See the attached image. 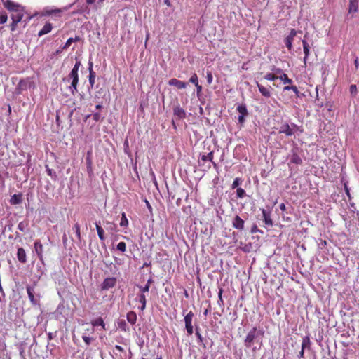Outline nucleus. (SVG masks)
Here are the masks:
<instances>
[{
  "label": "nucleus",
  "instance_id": "nucleus-1",
  "mask_svg": "<svg viewBox=\"0 0 359 359\" xmlns=\"http://www.w3.org/2000/svg\"><path fill=\"white\" fill-rule=\"evenodd\" d=\"M4 6L10 11H13L15 13L11 15L12 21L15 22H19L23 18L22 7L11 0H1Z\"/></svg>",
  "mask_w": 359,
  "mask_h": 359
},
{
  "label": "nucleus",
  "instance_id": "nucleus-2",
  "mask_svg": "<svg viewBox=\"0 0 359 359\" xmlns=\"http://www.w3.org/2000/svg\"><path fill=\"white\" fill-rule=\"evenodd\" d=\"M278 132L280 134H284L286 137H292L296 135H299L303 132V130L294 123L283 122L279 126Z\"/></svg>",
  "mask_w": 359,
  "mask_h": 359
},
{
  "label": "nucleus",
  "instance_id": "nucleus-3",
  "mask_svg": "<svg viewBox=\"0 0 359 359\" xmlns=\"http://www.w3.org/2000/svg\"><path fill=\"white\" fill-rule=\"evenodd\" d=\"M264 334V331L258 330L256 327L251 329L245 337L244 340V346L249 348L255 342L262 339Z\"/></svg>",
  "mask_w": 359,
  "mask_h": 359
},
{
  "label": "nucleus",
  "instance_id": "nucleus-4",
  "mask_svg": "<svg viewBox=\"0 0 359 359\" xmlns=\"http://www.w3.org/2000/svg\"><path fill=\"white\" fill-rule=\"evenodd\" d=\"M264 79L271 81L280 79L283 83L292 82V80L290 79L287 74L276 75L271 73H268L264 76Z\"/></svg>",
  "mask_w": 359,
  "mask_h": 359
},
{
  "label": "nucleus",
  "instance_id": "nucleus-5",
  "mask_svg": "<svg viewBox=\"0 0 359 359\" xmlns=\"http://www.w3.org/2000/svg\"><path fill=\"white\" fill-rule=\"evenodd\" d=\"M193 317H194V313L192 311H189L184 316L185 328H186L187 333L189 335H191L194 332V327L192 326Z\"/></svg>",
  "mask_w": 359,
  "mask_h": 359
},
{
  "label": "nucleus",
  "instance_id": "nucleus-6",
  "mask_svg": "<svg viewBox=\"0 0 359 359\" xmlns=\"http://www.w3.org/2000/svg\"><path fill=\"white\" fill-rule=\"evenodd\" d=\"M116 283V279L115 278H107L104 280L101 285V289L102 290H107L110 288H112L115 286Z\"/></svg>",
  "mask_w": 359,
  "mask_h": 359
},
{
  "label": "nucleus",
  "instance_id": "nucleus-7",
  "mask_svg": "<svg viewBox=\"0 0 359 359\" xmlns=\"http://www.w3.org/2000/svg\"><path fill=\"white\" fill-rule=\"evenodd\" d=\"M168 84L170 86H175L178 89H184L187 86V83L182 81L180 80H178L177 79H171L170 80H169Z\"/></svg>",
  "mask_w": 359,
  "mask_h": 359
},
{
  "label": "nucleus",
  "instance_id": "nucleus-8",
  "mask_svg": "<svg viewBox=\"0 0 359 359\" xmlns=\"http://www.w3.org/2000/svg\"><path fill=\"white\" fill-rule=\"evenodd\" d=\"M27 292L28 294V297L31 303L34 305H36L38 304V301L34 297V287L31 285H27L26 287Z\"/></svg>",
  "mask_w": 359,
  "mask_h": 359
},
{
  "label": "nucleus",
  "instance_id": "nucleus-9",
  "mask_svg": "<svg viewBox=\"0 0 359 359\" xmlns=\"http://www.w3.org/2000/svg\"><path fill=\"white\" fill-rule=\"evenodd\" d=\"M257 86L260 93L264 97L269 98L271 97V90L272 89L271 87H269V88L264 87V86L259 84L258 82H257Z\"/></svg>",
  "mask_w": 359,
  "mask_h": 359
},
{
  "label": "nucleus",
  "instance_id": "nucleus-10",
  "mask_svg": "<svg viewBox=\"0 0 359 359\" xmlns=\"http://www.w3.org/2000/svg\"><path fill=\"white\" fill-rule=\"evenodd\" d=\"M233 226L238 230L244 229V220L242 219L238 215H236L232 222Z\"/></svg>",
  "mask_w": 359,
  "mask_h": 359
},
{
  "label": "nucleus",
  "instance_id": "nucleus-11",
  "mask_svg": "<svg viewBox=\"0 0 359 359\" xmlns=\"http://www.w3.org/2000/svg\"><path fill=\"white\" fill-rule=\"evenodd\" d=\"M359 0H349L348 14L355 13L358 10Z\"/></svg>",
  "mask_w": 359,
  "mask_h": 359
},
{
  "label": "nucleus",
  "instance_id": "nucleus-12",
  "mask_svg": "<svg viewBox=\"0 0 359 359\" xmlns=\"http://www.w3.org/2000/svg\"><path fill=\"white\" fill-rule=\"evenodd\" d=\"M173 114L174 116H177L180 119H182L186 117V111L179 105L174 107Z\"/></svg>",
  "mask_w": 359,
  "mask_h": 359
},
{
  "label": "nucleus",
  "instance_id": "nucleus-13",
  "mask_svg": "<svg viewBox=\"0 0 359 359\" xmlns=\"http://www.w3.org/2000/svg\"><path fill=\"white\" fill-rule=\"evenodd\" d=\"M34 250L38 256V257L42 260L43 259V245L39 241H36L34 242Z\"/></svg>",
  "mask_w": 359,
  "mask_h": 359
},
{
  "label": "nucleus",
  "instance_id": "nucleus-14",
  "mask_svg": "<svg viewBox=\"0 0 359 359\" xmlns=\"http://www.w3.org/2000/svg\"><path fill=\"white\" fill-rule=\"evenodd\" d=\"M17 257L20 262L25 264L27 262V255L25 250L22 248H19L17 252Z\"/></svg>",
  "mask_w": 359,
  "mask_h": 359
},
{
  "label": "nucleus",
  "instance_id": "nucleus-15",
  "mask_svg": "<svg viewBox=\"0 0 359 359\" xmlns=\"http://www.w3.org/2000/svg\"><path fill=\"white\" fill-rule=\"evenodd\" d=\"M262 217H263L264 222L265 224L267 226H272L273 222L271 218L270 212H269L266 210L263 209L262 210Z\"/></svg>",
  "mask_w": 359,
  "mask_h": 359
},
{
  "label": "nucleus",
  "instance_id": "nucleus-16",
  "mask_svg": "<svg viewBox=\"0 0 359 359\" xmlns=\"http://www.w3.org/2000/svg\"><path fill=\"white\" fill-rule=\"evenodd\" d=\"M52 25L50 22H46L43 28L39 32L38 36H41L44 34H48L52 30Z\"/></svg>",
  "mask_w": 359,
  "mask_h": 359
},
{
  "label": "nucleus",
  "instance_id": "nucleus-17",
  "mask_svg": "<svg viewBox=\"0 0 359 359\" xmlns=\"http://www.w3.org/2000/svg\"><path fill=\"white\" fill-rule=\"evenodd\" d=\"M302 45H303V50L304 53V65H306V60L309 55V46L308 43L305 40H302Z\"/></svg>",
  "mask_w": 359,
  "mask_h": 359
},
{
  "label": "nucleus",
  "instance_id": "nucleus-18",
  "mask_svg": "<svg viewBox=\"0 0 359 359\" xmlns=\"http://www.w3.org/2000/svg\"><path fill=\"white\" fill-rule=\"evenodd\" d=\"M22 194H14L11 196L10 199V203L12 205H18L22 203Z\"/></svg>",
  "mask_w": 359,
  "mask_h": 359
},
{
  "label": "nucleus",
  "instance_id": "nucleus-19",
  "mask_svg": "<svg viewBox=\"0 0 359 359\" xmlns=\"http://www.w3.org/2000/svg\"><path fill=\"white\" fill-rule=\"evenodd\" d=\"M127 320L131 325H135L137 320V315L134 311H129L126 315Z\"/></svg>",
  "mask_w": 359,
  "mask_h": 359
},
{
  "label": "nucleus",
  "instance_id": "nucleus-20",
  "mask_svg": "<svg viewBox=\"0 0 359 359\" xmlns=\"http://www.w3.org/2000/svg\"><path fill=\"white\" fill-rule=\"evenodd\" d=\"M95 226H96V230H97V233L99 238L101 241H104L105 236H104V231L103 228L100 226V223H97V222L95 223Z\"/></svg>",
  "mask_w": 359,
  "mask_h": 359
},
{
  "label": "nucleus",
  "instance_id": "nucleus-21",
  "mask_svg": "<svg viewBox=\"0 0 359 359\" xmlns=\"http://www.w3.org/2000/svg\"><path fill=\"white\" fill-rule=\"evenodd\" d=\"M138 301L141 303V306L140 307V309L143 311L146 308V304H147V299L146 296L143 293H140L138 295Z\"/></svg>",
  "mask_w": 359,
  "mask_h": 359
},
{
  "label": "nucleus",
  "instance_id": "nucleus-22",
  "mask_svg": "<svg viewBox=\"0 0 359 359\" xmlns=\"http://www.w3.org/2000/svg\"><path fill=\"white\" fill-rule=\"evenodd\" d=\"M80 39L81 38L79 36H76L74 38H69L65 43V45L62 47V49H67L73 42L79 41Z\"/></svg>",
  "mask_w": 359,
  "mask_h": 359
},
{
  "label": "nucleus",
  "instance_id": "nucleus-23",
  "mask_svg": "<svg viewBox=\"0 0 359 359\" xmlns=\"http://www.w3.org/2000/svg\"><path fill=\"white\" fill-rule=\"evenodd\" d=\"M152 281H153L152 279L149 278L147 280V284L144 286H138L141 293L144 294L145 292H149V287H150V285L152 283Z\"/></svg>",
  "mask_w": 359,
  "mask_h": 359
},
{
  "label": "nucleus",
  "instance_id": "nucleus-24",
  "mask_svg": "<svg viewBox=\"0 0 359 359\" xmlns=\"http://www.w3.org/2000/svg\"><path fill=\"white\" fill-rule=\"evenodd\" d=\"M95 77H96V73L95 72H90V73H89V76H88V80H89L88 89L93 88L94 84H95Z\"/></svg>",
  "mask_w": 359,
  "mask_h": 359
},
{
  "label": "nucleus",
  "instance_id": "nucleus-25",
  "mask_svg": "<svg viewBox=\"0 0 359 359\" xmlns=\"http://www.w3.org/2000/svg\"><path fill=\"white\" fill-rule=\"evenodd\" d=\"M68 80H72V81H79L78 72L71 70L70 73L68 75Z\"/></svg>",
  "mask_w": 359,
  "mask_h": 359
},
{
  "label": "nucleus",
  "instance_id": "nucleus-26",
  "mask_svg": "<svg viewBox=\"0 0 359 359\" xmlns=\"http://www.w3.org/2000/svg\"><path fill=\"white\" fill-rule=\"evenodd\" d=\"M292 90L295 95L299 97V91L296 86H285L283 88V91Z\"/></svg>",
  "mask_w": 359,
  "mask_h": 359
},
{
  "label": "nucleus",
  "instance_id": "nucleus-27",
  "mask_svg": "<svg viewBox=\"0 0 359 359\" xmlns=\"http://www.w3.org/2000/svg\"><path fill=\"white\" fill-rule=\"evenodd\" d=\"M237 111L239 112V115H248V112L247 110V107L245 104H240L236 108Z\"/></svg>",
  "mask_w": 359,
  "mask_h": 359
},
{
  "label": "nucleus",
  "instance_id": "nucleus-28",
  "mask_svg": "<svg viewBox=\"0 0 359 359\" xmlns=\"http://www.w3.org/2000/svg\"><path fill=\"white\" fill-rule=\"evenodd\" d=\"M79 81H72L71 85L69 87V89L71 92V93L74 95L76 93H77V86H78Z\"/></svg>",
  "mask_w": 359,
  "mask_h": 359
},
{
  "label": "nucleus",
  "instance_id": "nucleus-29",
  "mask_svg": "<svg viewBox=\"0 0 359 359\" xmlns=\"http://www.w3.org/2000/svg\"><path fill=\"white\" fill-rule=\"evenodd\" d=\"M311 341L308 336L303 337L302 342V348L305 349L310 346Z\"/></svg>",
  "mask_w": 359,
  "mask_h": 359
},
{
  "label": "nucleus",
  "instance_id": "nucleus-30",
  "mask_svg": "<svg viewBox=\"0 0 359 359\" xmlns=\"http://www.w3.org/2000/svg\"><path fill=\"white\" fill-rule=\"evenodd\" d=\"M128 219L126 217V215L125 214V212H123L121 214V222H120V226H123V227H126L128 226Z\"/></svg>",
  "mask_w": 359,
  "mask_h": 359
},
{
  "label": "nucleus",
  "instance_id": "nucleus-31",
  "mask_svg": "<svg viewBox=\"0 0 359 359\" xmlns=\"http://www.w3.org/2000/svg\"><path fill=\"white\" fill-rule=\"evenodd\" d=\"M27 88V83L23 81H20L17 86V90L18 93H21L22 90H25Z\"/></svg>",
  "mask_w": 359,
  "mask_h": 359
},
{
  "label": "nucleus",
  "instance_id": "nucleus-32",
  "mask_svg": "<svg viewBox=\"0 0 359 359\" xmlns=\"http://www.w3.org/2000/svg\"><path fill=\"white\" fill-rule=\"evenodd\" d=\"M222 292H223V289L222 287H219V292H218V300H217V304L219 306H224V301L222 299Z\"/></svg>",
  "mask_w": 359,
  "mask_h": 359
},
{
  "label": "nucleus",
  "instance_id": "nucleus-33",
  "mask_svg": "<svg viewBox=\"0 0 359 359\" xmlns=\"http://www.w3.org/2000/svg\"><path fill=\"white\" fill-rule=\"evenodd\" d=\"M92 325L93 326H100V325L104 329V326H105L104 323L102 318H99L96 319L95 320H94L93 322H92Z\"/></svg>",
  "mask_w": 359,
  "mask_h": 359
},
{
  "label": "nucleus",
  "instance_id": "nucleus-34",
  "mask_svg": "<svg viewBox=\"0 0 359 359\" xmlns=\"http://www.w3.org/2000/svg\"><path fill=\"white\" fill-rule=\"evenodd\" d=\"M116 224L109 222H106L105 228L107 231H116Z\"/></svg>",
  "mask_w": 359,
  "mask_h": 359
},
{
  "label": "nucleus",
  "instance_id": "nucleus-35",
  "mask_svg": "<svg viewBox=\"0 0 359 359\" xmlns=\"http://www.w3.org/2000/svg\"><path fill=\"white\" fill-rule=\"evenodd\" d=\"M28 226V223L27 222H20L18 225V229L21 231H25V229Z\"/></svg>",
  "mask_w": 359,
  "mask_h": 359
},
{
  "label": "nucleus",
  "instance_id": "nucleus-36",
  "mask_svg": "<svg viewBox=\"0 0 359 359\" xmlns=\"http://www.w3.org/2000/svg\"><path fill=\"white\" fill-rule=\"evenodd\" d=\"M317 243H318V248L320 249V250H323V249H324V248L327 245V241L325 240H324V239L320 238L317 241Z\"/></svg>",
  "mask_w": 359,
  "mask_h": 359
},
{
  "label": "nucleus",
  "instance_id": "nucleus-37",
  "mask_svg": "<svg viewBox=\"0 0 359 359\" xmlns=\"http://www.w3.org/2000/svg\"><path fill=\"white\" fill-rule=\"evenodd\" d=\"M242 183V180L239 177L235 178V180L233 182V184L231 185L232 189L237 188L239 185H241Z\"/></svg>",
  "mask_w": 359,
  "mask_h": 359
},
{
  "label": "nucleus",
  "instance_id": "nucleus-38",
  "mask_svg": "<svg viewBox=\"0 0 359 359\" xmlns=\"http://www.w3.org/2000/svg\"><path fill=\"white\" fill-rule=\"evenodd\" d=\"M245 195V191L242 188H237L236 196L237 198H243Z\"/></svg>",
  "mask_w": 359,
  "mask_h": 359
},
{
  "label": "nucleus",
  "instance_id": "nucleus-39",
  "mask_svg": "<svg viewBox=\"0 0 359 359\" xmlns=\"http://www.w3.org/2000/svg\"><path fill=\"white\" fill-rule=\"evenodd\" d=\"M292 41L293 39H292L291 38H288L286 36V38L285 39V44L289 50H291L292 48Z\"/></svg>",
  "mask_w": 359,
  "mask_h": 359
},
{
  "label": "nucleus",
  "instance_id": "nucleus-40",
  "mask_svg": "<svg viewBox=\"0 0 359 359\" xmlns=\"http://www.w3.org/2000/svg\"><path fill=\"white\" fill-rule=\"evenodd\" d=\"M75 233H76V235L78 238V239H81V231H80V226L78 223L75 224L74 227H73Z\"/></svg>",
  "mask_w": 359,
  "mask_h": 359
},
{
  "label": "nucleus",
  "instance_id": "nucleus-41",
  "mask_svg": "<svg viewBox=\"0 0 359 359\" xmlns=\"http://www.w3.org/2000/svg\"><path fill=\"white\" fill-rule=\"evenodd\" d=\"M116 248L118 250L124 252L126 250V245L124 242H120L118 243Z\"/></svg>",
  "mask_w": 359,
  "mask_h": 359
},
{
  "label": "nucleus",
  "instance_id": "nucleus-42",
  "mask_svg": "<svg viewBox=\"0 0 359 359\" xmlns=\"http://www.w3.org/2000/svg\"><path fill=\"white\" fill-rule=\"evenodd\" d=\"M189 82L194 85H197V83H198V76L196 74L194 73L191 75V76L189 79Z\"/></svg>",
  "mask_w": 359,
  "mask_h": 359
},
{
  "label": "nucleus",
  "instance_id": "nucleus-43",
  "mask_svg": "<svg viewBox=\"0 0 359 359\" xmlns=\"http://www.w3.org/2000/svg\"><path fill=\"white\" fill-rule=\"evenodd\" d=\"M206 79L208 85H210L212 83L213 76L211 72H207Z\"/></svg>",
  "mask_w": 359,
  "mask_h": 359
},
{
  "label": "nucleus",
  "instance_id": "nucleus-44",
  "mask_svg": "<svg viewBox=\"0 0 359 359\" xmlns=\"http://www.w3.org/2000/svg\"><path fill=\"white\" fill-rule=\"evenodd\" d=\"M46 168L47 173L49 176H50L51 177H56V172L53 171L52 169L49 168L48 165H46Z\"/></svg>",
  "mask_w": 359,
  "mask_h": 359
},
{
  "label": "nucleus",
  "instance_id": "nucleus-45",
  "mask_svg": "<svg viewBox=\"0 0 359 359\" xmlns=\"http://www.w3.org/2000/svg\"><path fill=\"white\" fill-rule=\"evenodd\" d=\"M46 13L47 15H50L53 14H58L61 13L60 9H51V10H46Z\"/></svg>",
  "mask_w": 359,
  "mask_h": 359
},
{
  "label": "nucleus",
  "instance_id": "nucleus-46",
  "mask_svg": "<svg viewBox=\"0 0 359 359\" xmlns=\"http://www.w3.org/2000/svg\"><path fill=\"white\" fill-rule=\"evenodd\" d=\"M350 93L351 95L355 96L357 93V87L356 85L352 84L350 86Z\"/></svg>",
  "mask_w": 359,
  "mask_h": 359
},
{
  "label": "nucleus",
  "instance_id": "nucleus-47",
  "mask_svg": "<svg viewBox=\"0 0 359 359\" xmlns=\"http://www.w3.org/2000/svg\"><path fill=\"white\" fill-rule=\"evenodd\" d=\"M82 339L84 341V342L86 343V344L87 346L90 345V343L92 342L93 341V338L91 337H87V336H83L82 337Z\"/></svg>",
  "mask_w": 359,
  "mask_h": 359
},
{
  "label": "nucleus",
  "instance_id": "nucleus-48",
  "mask_svg": "<svg viewBox=\"0 0 359 359\" xmlns=\"http://www.w3.org/2000/svg\"><path fill=\"white\" fill-rule=\"evenodd\" d=\"M301 164L302 158H292L291 161L289 163V166H291V164Z\"/></svg>",
  "mask_w": 359,
  "mask_h": 359
},
{
  "label": "nucleus",
  "instance_id": "nucleus-49",
  "mask_svg": "<svg viewBox=\"0 0 359 359\" xmlns=\"http://www.w3.org/2000/svg\"><path fill=\"white\" fill-rule=\"evenodd\" d=\"M7 15L6 14H1L0 15V24H4L7 21Z\"/></svg>",
  "mask_w": 359,
  "mask_h": 359
},
{
  "label": "nucleus",
  "instance_id": "nucleus-50",
  "mask_svg": "<svg viewBox=\"0 0 359 359\" xmlns=\"http://www.w3.org/2000/svg\"><path fill=\"white\" fill-rule=\"evenodd\" d=\"M248 115H239L238 117V123L241 124V125H243L245 122V117L247 116Z\"/></svg>",
  "mask_w": 359,
  "mask_h": 359
},
{
  "label": "nucleus",
  "instance_id": "nucleus-51",
  "mask_svg": "<svg viewBox=\"0 0 359 359\" xmlns=\"http://www.w3.org/2000/svg\"><path fill=\"white\" fill-rule=\"evenodd\" d=\"M296 35H297V31L294 29H291L290 34L288 36H287V37L291 38L292 39L294 40V38L295 37Z\"/></svg>",
  "mask_w": 359,
  "mask_h": 359
},
{
  "label": "nucleus",
  "instance_id": "nucleus-52",
  "mask_svg": "<svg viewBox=\"0 0 359 359\" xmlns=\"http://www.w3.org/2000/svg\"><path fill=\"white\" fill-rule=\"evenodd\" d=\"M93 118L95 121H99L101 118V115L100 113H94L93 114Z\"/></svg>",
  "mask_w": 359,
  "mask_h": 359
},
{
  "label": "nucleus",
  "instance_id": "nucleus-53",
  "mask_svg": "<svg viewBox=\"0 0 359 359\" xmlns=\"http://www.w3.org/2000/svg\"><path fill=\"white\" fill-rule=\"evenodd\" d=\"M81 62L79 60H77L72 70L79 72V69L81 67Z\"/></svg>",
  "mask_w": 359,
  "mask_h": 359
},
{
  "label": "nucleus",
  "instance_id": "nucleus-54",
  "mask_svg": "<svg viewBox=\"0 0 359 359\" xmlns=\"http://www.w3.org/2000/svg\"><path fill=\"white\" fill-rule=\"evenodd\" d=\"M196 335L198 338V339L200 341H203V337L201 336V334H200L199 331H198V328L196 327Z\"/></svg>",
  "mask_w": 359,
  "mask_h": 359
},
{
  "label": "nucleus",
  "instance_id": "nucleus-55",
  "mask_svg": "<svg viewBox=\"0 0 359 359\" xmlns=\"http://www.w3.org/2000/svg\"><path fill=\"white\" fill-rule=\"evenodd\" d=\"M93 62L90 60L89 62H88V71H89V73L95 72L93 71Z\"/></svg>",
  "mask_w": 359,
  "mask_h": 359
},
{
  "label": "nucleus",
  "instance_id": "nucleus-56",
  "mask_svg": "<svg viewBox=\"0 0 359 359\" xmlns=\"http://www.w3.org/2000/svg\"><path fill=\"white\" fill-rule=\"evenodd\" d=\"M276 72V75H280V74H286L285 73L283 72V69H280V68H278L275 70Z\"/></svg>",
  "mask_w": 359,
  "mask_h": 359
},
{
  "label": "nucleus",
  "instance_id": "nucleus-57",
  "mask_svg": "<svg viewBox=\"0 0 359 359\" xmlns=\"http://www.w3.org/2000/svg\"><path fill=\"white\" fill-rule=\"evenodd\" d=\"M126 323L125 322H121L119 323V327L121 328L124 331H126Z\"/></svg>",
  "mask_w": 359,
  "mask_h": 359
},
{
  "label": "nucleus",
  "instance_id": "nucleus-58",
  "mask_svg": "<svg viewBox=\"0 0 359 359\" xmlns=\"http://www.w3.org/2000/svg\"><path fill=\"white\" fill-rule=\"evenodd\" d=\"M18 23V22H15V21H12V23L11 24V29L12 31H14Z\"/></svg>",
  "mask_w": 359,
  "mask_h": 359
},
{
  "label": "nucleus",
  "instance_id": "nucleus-59",
  "mask_svg": "<svg viewBox=\"0 0 359 359\" xmlns=\"http://www.w3.org/2000/svg\"><path fill=\"white\" fill-rule=\"evenodd\" d=\"M115 348H116L117 351H120V352H123V351H124L123 348V347H121V346H119V345H116V346H115Z\"/></svg>",
  "mask_w": 359,
  "mask_h": 359
},
{
  "label": "nucleus",
  "instance_id": "nucleus-60",
  "mask_svg": "<svg viewBox=\"0 0 359 359\" xmlns=\"http://www.w3.org/2000/svg\"><path fill=\"white\" fill-rule=\"evenodd\" d=\"M196 87V90H197V93H199L201 92L202 90V86H200L198 83H197V85H195Z\"/></svg>",
  "mask_w": 359,
  "mask_h": 359
},
{
  "label": "nucleus",
  "instance_id": "nucleus-61",
  "mask_svg": "<svg viewBox=\"0 0 359 359\" xmlns=\"http://www.w3.org/2000/svg\"><path fill=\"white\" fill-rule=\"evenodd\" d=\"M55 335L52 332H49L48 334V340H52L53 338H54Z\"/></svg>",
  "mask_w": 359,
  "mask_h": 359
},
{
  "label": "nucleus",
  "instance_id": "nucleus-62",
  "mask_svg": "<svg viewBox=\"0 0 359 359\" xmlns=\"http://www.w3.org/2000/svg\"><path fill=\"white\" fill-rule=\"evenodd\" d=\"M285 208H286V207H285V205L284 203H281V204L280 205V209L281 210L285 211Z\"/></svg>",
  "mask_w": 359,
  "mask_h": 359
},
{
  "label": "nucleus",
  "instance_id": "nucleus-63",
  "mask_svg": "<svg viewBox=\"0 0 359 359\" xmlns=\"http://www.w3.org/2000/svg\"><path fill=\"white\" fill-rule=\"evenodd\" d=\"M344 188H345V191H346V194L349 196H350V194H349V189H348V187H347V185L346 184H344Z\"/></svg>",
  "mask_w": 359,
  "mask_h": 359
},
{
  "label": "nucleus",
  "instance_id": "nucleus-64",
  "mask_svg": "<svg viewBox=\"0 0 359 359\" xmlns=\"http://www.w3.org/2000/svg\"><path fill=\"white\" fill-rule=\"evenodd\" d=\"M354 65H355V67H356V68H358V66H359V61H358V58L355 59V60H354Z\"/></svg>",
  "mask_w": 359,
  "mask_h": 359
}]
</instances>
